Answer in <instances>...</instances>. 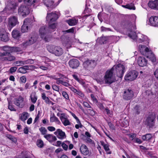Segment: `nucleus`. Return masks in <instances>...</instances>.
<instances>
[{"instance_id":"8fccbe9b","label":"nucleus","mask_w":158,"mask_h":158,"mask_svg":"<svg viewBox=\"0 0 158 158\" xmlns=\"http://www.w3.org/2000/svg\"><path fill=\"white\" fill-rule=\"evenodd\" d=\"M98 40H99L100 44H104L106 40L105 37H102L98 39Z\"/></svg>"},{"instance_id":"37998d69","label":"nucleus","mask_w":158,"mask_h":158,"mask_svg":"<svg viewBox=\"0 0 158 158\" xmlns=\"http://www.w3.org/2000/svg\"><path fill=\"white\" fill-rule=\"evenodd\" d=\"M6 137L14 143H16L17 142V139L14 136L10 134H7V135Z\"/></svg>"},{"instance_id":"13d9d810","label":"nucleus","mask_w":158,"mask_h":158,"mask_svg":"<svg viewBox=\"0 0 158 158\" xmlns=\"http://www.w3.org/2000/svg\"><path fill=\"white\" fill-rule=\"evenodd\" d=\"M39 68L43 70H47L48 68V65H46L45 66L43 65H39Z\"/></svg>"},{"instance_id":"a18cd8bd","label":"nucleus","mask_w":158,"mask_h":158,"mask_svg":"<svg viewBox=\"0 0 158 158\" xmlns=\"http://www.w3.org/2000/svg\"><path fill=\"white\" fill-rule=\"evenodd\" d=\"M39 130L42 135H44V136L46 135L47 131L45 127H41L39 128Z\"/></svg>"},{"instance_id":"3c124183","label":"nucleus","mask_w":158,"mask_h":158,"mask_svg":"<svg viewBox=\"0 0 158 158\" xmlns=\"http://www.w3.org/2000/svg\"><path fill=\"white\" fill-rule=\"evenodd\" d=\"M50 121L51 122H58L59 120L57 118L54 114L52 117H50Z\"/></svg>"},{"instance_id":"9d476101","label":"nucleus","mask_w":158,"mask_h":158,"mask_svg":"<svg viewBox=\"0 0 158 158\" xmlns=\"http://www.w3.org/2000/svg\"><path fill=\"white\" fill-rule=\"evenodd\" d=\"M96 64V61L94 60H87L83 63L84 67L85 68H94Z\"/></svg>"},{"instance_id":"69168bd1","label":"nucleus","mask_w":158,"mask_h":158,"mask_svg":"<svg viewBox=\"0 0 158 158\" xmlns=\"http://www.w3.org/2000/svg\"><path fill=\"white\" fill-rule=\"evenodd\" d=\"M76 94L78 95L81 98H84V95L82 92L80 90H77Z\"/></svg>"},{"instance_id":"6ab92c4d","label":"nucleus","mask_w":158,"mask_h":158,"mask_svg":"<svg viewBox=\"0 0 158 158\" xmlns=\"http://www.w3.org/2000/svg\"><path fill=\"white\" fill-rule=\"evenodd\" d=\"M147 60L143 57H139L137 60V63L141 67H143L147 64Z\"/></svg>"},{"instance_id":"864d4df0","label":"nucleus","mask_w":158,"mask_h":158,"mask_svg":"<svg viewBox=\"0 0 158 158\" xmlns=\"http://www.w3.org/2000/svg\"><path fill=\"white\" fill-rule=\"evenodd\" d=\"M11 52H19L20 51V49L17 47H11Z\"/></svg>"},{"instance_id":"338daca9","label":"nucleus","mask_w":158,"mask_h":158,"mask_svg":"<svg viewBox=\"0 0 158 158\" xmlns=\"http://www.w3.org/2000/svg\"><path fill=\"white\" fill-rule=\"evenodd\" d=\"M92 109H88L87 111L91 115L94 116L95 114V113L94 111L93 110V108H92Z\"/></svg>"},{"instance_id":"4468645a","label":"nucleus","mask_w":158,"mask_h":158,"mask_svg":"<svg viewBox=\"0 0 158 158\" xmlns=\"http://www.w3.org/2000/svg\"><path fill=\"white\" fill-rule=\"evenodd\" d=\"M149 24L155 27H158V16H152L149 19Z\"/></svg>"},{"instance_id":"58836bf2","label":"nucleus","mask_w":158,"mask_h":158,"mask_svg":"<svg viewBox=\"0 0 158 158\" xmlns=\"http://www.w3.org/2000/svg\"><path fill=\"white\" fill-rule=\"evenodd\" d=\"M152 137V135L150 134H147L143 135L142 137V139L143 141H148L150 140Z\"/></svg>"},{"instance_id":"ddd939ff","label":"nucleus","mask_w":158,"mask_h":158,"mask_svg":"<svg viewBox=\"0 0 158 158\" xmlns=\"http://www.w3.org/2000/svg\"><path fill=\"white\" fill-rule=\"evenodd\" d=\"M60 119L62 123L64 126L70 125L71 123L68 119L66 115L64 113H62L60 116Z\"/></svg>"},{"instance_id":"e433bc0d","label":"nucleus","mask_w":158,"mask_h":158,"mask_svg":"<svg viewBox=\"0 0 158 158\" xmlns=\"http://www.w3.org/2000/svg\"><path fill=\"white\" fill-rule=\"evenodd\" d=\"M31 102L33 103H35L36 102L37 99V97L35 93H32L30 95Z\"/></svg>"},{"instance_id":"0e129e2a","label":"nucleus","mask_w":158,"mask_h":158,"mask_svg":"<svg viewBox=\"0 0 158 158\" xmlns=\"http://www.w3.org/2000/svg\"><path fill=\"white\" fill-rule=\"evenodd\" d=\"M17 69V68L16 67H11L10 69V72L11 73H12L15 72L16 71Z\"/></svg>"},{"instance_id":"cd10ccee","label":"nucleus","mask_w":158,"mask_h":158,"mask_svg":"<svg viewBox=\"0 0 158 158\" xmlns=\"http://www.w3.org/2000/svg\"><path fill=\"white\" fill-rule=\"evenodd\" d=\"M69 26H73L76 25L78 22V20L75 19H70L66 21Z\"/></svg>"},{"instance_id":"c85d7f7f","label":"nucleus","mask_w":158,"mask_h":158,"mask_svg":"<svg viewBox=\"0 0 158 158\" xmlns=\"http://www.w3.org/2000/svg\"><path fill=\"white\" fill-rule=\"evenodd\" d=\"M28 66L25 65L19 68L18 70V72L22 73H25L27 72V70H28Z\"/></svg>"},{"instance_id":"2f4dec72","label":"nucleus","mask_w":158,"mask_h":158,"mask_svg":"<svg viewBox=\"0 0 158 158\" xmlns=\"http://www.w3.org/2000/svg\"><path fill=\"white\" fill-rule=\"evenodd\" d=\"M5 60H7L8 61H12L14 60L15 59V57L12 55L10 53L8 54V55L4 58Z\"/></svg>"},{"instance_id":"9b49d317","label":"nucleus","mask_w":158,"mask_h":158,"mask_svg":"<svg viewBox=\"0 0 158 158\" xmlns=\"http://www.w3.org/2000/svg\"><path fill=\"white\" fill-rule=\"evenodd\" d=\"M43 2L48 7L49 11L55 8L57 6V5L54 4L52 0H43Z\"/></svg>"},{"instance_id":"b1692460","label":"nucleus","mask_w":158,"mask_h":158,"mask_svg":"<svg viewBox=\"0 0 158 158\" xmlns=\"http://www.w3.org/2000/svg\"><path fill=\"white\" fill-rule=\"evenodd\" d=\"M139 48L140 52L143 54H144V50L145 51V52H146V55H148L149 54L150 52H151V51H149V49L148 48L146 47L143 45H140L139 46Z\"/></svg>"},{"instance_id":"f03ea898","label":"nucleus","mask_w":158,"mask_h":158,"mask_svg":"<svg viewBox=\"0 0 158 158\" xmlns=\"http://www.w3.org/2000/svg\"><path fill=\"white\" fill-rule=\"evenodd\" d=\"M131 33L128 34V36L134 40H135L137 42L141 43L144 41L147 38V36L141 33H139L136 34V33L132 30H135L136 29L135 22L129 23L126 26Z\"/></svg>"},{"instance_id":"bb28decb","label":"nucleus","mask_w":158,"mask_h":158,"mask_svg":"<svg viewBox=\"0 0 158 158\" xmlns=\"http://www.w3.org/2000/svg\"><path fill=\"white\" fill-rule=\"evenodd\" d=\"M101 145L103 146L107 154H111V152L110 151L109 144H105V143L102 141L101 142Z\"/></svg>"},{"instance_id":"a19ab883","label":"nucleus","mask_w":158,"mask_h":158,"mask_svg":"<svg viewBox=\"0 0 158 158\" xmlns=\"http://www.w3.org/2000/svg\"><path fill=\"white\" fill-rule=\"evenodd\" d=\"M37 0H24V3L28 6H31L35 3Z\"/></svg>"},{"instance_id":"a878e982","label":"nucleus","mask_w":158,"mask_h":158,"mask_svg":"<svg viewBox=\"0 0 158 158\" xmlns=\"http://www.w3.org/2000/svg\"><path fill=\"white\" fill-rule=\"evenodd\" d=\"M36 39L34 37H31L28 41L23 43V46L25 47L33 44L36 41Z\"/></svg>"},{"instance_id":"423d86ee","label":"nucleus","mask_w":158,"mask_h":158,"mask_svg":"<svg viewBox=\"0 0 158 158\" xmlns=\"http://www.w3.org/2000/svg\"><path fill=\"white\" fill-rule=\"evenodd\" d=\"M33 23L32 20L30 19L26 18L24 21L23 24L22 26L21 30L22 32L24 33L27 31L28 27H30Z\"/></svg>"},{"instance_id":"79ce46f5","label":"nucleus","mask_w":158,"mask_h":158,"mask_svg":"<svg viewBox=\"0 0 158 158\" xmlns=\"http://www.w3.org/2000/svg\"><path fill=\"white\" fill-rule=\"evenodd\" d=\"M11 47L8 46H6L3 47V50L4 52H7V53H8V54H9L10 53H11Z\"/></svg>"},{"instance_id":"4d7b16f0","label":"nucleus","mask_w":158,"mask_h":158,"mask_svg":"<svg viewBox=\"0 0 158 158\" xmlns=\"http://www.w3.org/2000/svg\"><path fill=\"white\" fill-rule=\"evenodd\" d=\"M62 95L63 97L67 100H69V95L65 91H62Z\"/></svg>"},{"instance_id":"5701e85b","label":"nucleus","mask_w":158,"mask_h":158,"mask_svg":"<svg viewBox=\"0 0 158 158\" xmlns=\"http://www.w3.org/2000/svg\"><path fill=\"white\" fill-rule=\"evenodd\" d=\"M80 151L81 153L85 155H87L89 154V150L85 144H82L80 147Z\"/></svg>"},{"instance_id":"f8f14e48","label":"nucleus","mask_w":158,"mask_h":158,"mask_svg":"<svg viewBox=\"0 0 158 158\" xmlns=\"http://www.w3.org/2000/svg\"><path fill=\"white\" fill-rule=\"evenodd\" d=\"M39 31L41 37L42 38H44L46 41H47L46 35L47 33H49V31H48V29L47 27L45 26L41 27L39 29Z\"/></svg>"},{"instance_id":"72a5a7b5","label":"nucleus","mask_w":158,"mask_h":158,"mask_svg":"<svg viewBox=\"0 0 158 158\" xmlns=\"http://www.w3.org/2000/svg\"><path fill=\"white\" fill-rule=\"evenodd\" d=\"M56 24L55 23H53L51 24H49L48 27H47L48 31L49 32L54 31L56 28Z\"/></svg>"},{"instance_id":"c756f323","label":"nucleus","mask_w":158,"mask_h":158,"mask_svg":"<svg viewBox=\"0 0 158 158\" xmlns=\"http://www.w3.org/2000/svg\"><path fill=\"white\" fill-rule=\"evenodd\" d=\"M91 10L90 9L88 8L86 6L85 10L84 11V14H85V15H84V17L86 18L87 17L91 15Z\"/></svg>"},{"instance_id":"6e6d98bb","label":"nucleus","mask_w":158,"mask_h":158,"mask_svg":"<svg viewBox=\"0 0 158 158\" xmlns=\"http://www.w3.org/2000/svg\"><path fill=\"white\" fill-rule=\"evenodd\" d=\"M52 87L53 90L58 92L59 91V86L55 84H53L52 85Z\"/></svg>"},{"instance_id":"6e6552de","label":"nucleus","mask_w":158,"mask_h":158,"mask_svg":"<svg viewBox=\"0 0 158 158\" xmlns=\"http://www.w3.org/2000/svg\"><path fill=\"white\" fill-rule=\"evenodd\" d=\"M134 94L133 91L130 89H126L124 92L123 95V98L128 100L131 99L133 97Z\"/></svg>"},{"instance_id":"0eeeda50","label":"nucleus","mask_w":158,"mask_h":158,"mask_svg":"<svg viewBox=\"0 0 158 158\" xmlns=\"http://www.w3.org/2000/svg\"><path fill=\"white\" fill-rule=\"evenodd\" d=\"M18 23L17 17L15 16H11L8 19L9 30L11 29Z\"/></svg>"},{"instance_id":"39448f33","label":"nucleus","mask_w":158,"mask_h":158,"mask_svg":"<svg viewBox=\"0 0 158 158\" xmlns=\"http://www.w3.org/2000/svg\"><path fill=\"white\" fill-rule=\"evenodd\" d=\"M58 15L56 12H52L48 13L46 16V20L49 23L56 21L58 18Z\"/></svg>"},{"instance_id":"412c9836","label":"nucleus","mask_w":158,"mask_h":158,"mask_svg":"<svg viewBox=\"0 0 158 158\" xmlns=\"http://www.w3.org/2000/svg\"><path fill=\"white\" fill-rule=\"evenodd\" d=\"M44 137L49 142L52 143L57 140V138L52 134H47L44 136Z\"/></svg>"},{"instance_id":"49530a36","label":"nucleus","mask_w":158,"mask_h":158,"mask_svg":"<svg viewBox=\"0 0 158 158\" xmlns=\"http://www.w3.org/2000/svg\"><path fill=\"white\" fill-rule=\"evenodd\" d=\"M24 65L28 64H32L34 63V60L31 59H29L24 60Z\"/></svg>"},{"instance_id":"f704fd0d","label":"nucleus","mask_w":158,"mask_h":158,"mask_svg":"<svg viewBox=\"0 0 158 158\" xmlns=\"http://www.w3.org/2000/svg\"><path fill=\"white\" fill-rule=\"evenodd\" d=\"M134 112L136 114H139L142 110L141 107L139 105H136L134 108Z\"/></svg>"},{"instance_id":"a211bd4d","label":"nucleus","mask_w":158,"mask_h":158,"mask_svg":"<svg viewBox=\"0 0 158 158\" xmlns=\"http://www.w3.org/2000/svg\"><path fill=\"white\" fill-rule=\"evenodd\" d=\"M54 134L57 136V137L60 139H64L65 137V133L61 129H57L54 132Z\"/></svg>"},{"instance_id":"1a4fd4ad","label":"nucleus","mask_w":158,"mask_h":158,"mask_svg":"<svg viewBox=\"0 0 158 158\" xmlns=\"http://www.w3.org/2000/svg\"><path fill=\"white\" fill-rule=\"evenodd\" d=\"M18 13L23 17H25L29 13L28 7L25 6H21L18 9Z\"/></svg>"},{"instance_id":"dca6fc26","label":"nucleus","mask_w":158,"mask_h":158,"mask_svg":"<svg viewBox=\"0 0 158 158\" xmlns=\"http://www.w3.org/2000/svg\"><path fill=\"white\" fill-rule=\"evenodd\" d=\"M69 66L72 69H76L80 64L79 62L77 59L70 60L69 63Z\"/></svg>"},{"instance_id":"7c9ffc66","label":"nucleus","mask_w":158,"mask_h":158,"mask_svg":"<svg viewBox=\"0 0 158 158\" xmlns=\"http://www.w3.org/2000/svg\"><path fill=\"white\" fill-rule=\"evenodd\" d=\"M147 57L149 58L153 63L155 62L156 61V57L152 52H150L149 54L147 56Z\"/></svg>"},{"instance_id":"20e7f679","label":"nucleus","mask_w":158,"mask_h":158,"mask_svg":"<svg viewBox=\"0 0 158 158\" xmlns=\"http://www.w3.org/2000/svg\"><path fill=\"white\" fill-rule=\"evenodd\" d=\"M138 73L135 70L129 72L125 76V79L126 81H132L135 80L138 76Z\"/></svg>"},{"instance_id":"2eb2a0df","label":"nucleus","mask_w":158,"mask_h":158,"mask_svg":"<svg viewBox=\"0 0 158 158\" xmlns=\"http://www.w3.org/2000/svg\"><path fill=\"white\" fill-rule=\"evenodd\" d=\"M156 116L155 115L152 114L149 116L147 118L146 121L148 125L150 127H153L154 125Z\"/></svg>"},{"instance_id":"09e8293b","label":"nucleus","mask_w":158,"mask_h":158,"mask_svg":"<svg viewBox=\"0 0 158 158\" xmlns=\"http://www.w3.org/2000/svg\"><path fill=\"white\" fill-rule=\"evenodd\" d=\"M95 104L100 110H102L105 109V107L103 106V103L98 101Z\"/></svg>"},{"instance_id":"052dcab7","label":"nucleus","mask_w":158,"mask_h":158,"mask_svg":"<svg viewBox=\"0 0 158 158\" xmlns=\"http://www.w3.org/2000/svg\"><path fill=\"white\" fill-rule=\"evenodd\" d=\"M75 28L74 27H73L72 28L69 29L68 30L64 31V32L67 33H73L74 32Z\"/></svg>"},{"instance_id":"f257e3e1","label":"nucleus","mask_w":158,"mask_h":158,"mask_svg":"<svg viewBox=\"0 0 158 158\" xmlns=\"http://www.w3.org/2000/svg\"><path fill=\"white\" fill-rule=\"evenodd\" d=\"M125 69L124 66L120 64L114 65L111 69L107 70L104 77L105 83L110 85L114 82V75L122 78L125 72Z\"/></svg>"},{"instance_id":"603ef678","label":"nucleus","mask_w":158,"mask_h":158,"mask_svg":"<svg viewBox=\"0 0 158 158\" xmlns=\"http://www.w3.org/2000/svg\"><path fill=\"white\" fill-rule=\"evenodd\" d=\"M85 142L87 143L93 144L94 143V141L90 138H86L85 139Z\"/></svg>"},{"instance_id":"4c0bfd02","label":"nucleus","mask_w":158,"mask_h":158,"mask_svg":"<svg viewBox=\"0 0 158 158\" xmlns=\"http://www.w3.org/2000/svg\"><path fill=\"white\" fill-rule=\"evenodd\" d=\"M42 98L46 104H48V102L50 100L49 98L47 97L46 94L44 93H42L41 94Z\"/></svg>"},{"instance_id":"680f3d73","label":"nucleus","mask_w":158,"mask_h":158,"mask_svg":"<svg viewBox=\"0 0 158 158\" xmlns=\"http://www.w3.org/2000/svg\"><path fill=\"white\" fill-rule=\"evenodd\" d=\"M8 109L11 111H15L16 109L14 107V106L10 104V102H9V105L8 106Z\"/></svg>"},{"instance_id":"5fc2aeb1","label":"nucleus","mask_w":158,"mask_h":158,"mask_svg":"<svg viewBox=\"0 0 158 158\" xmlns=\"http://www.w3.org/2000/svg\"><path fill=\"white\" fill-rule=\"evenodd\" d=\"M101 31H112L111 29L109 28H106L104 27L103 26H102L101 27Z\"/></svg>"},{"instance_id":"aec40b11","label":"nucleus","mask_w":158,"mask_h":158,"mask_svg":"<svg viewBox=\"0 0 158 158\" xmlns=\"http://www.w3.org/2000/svg\"><path fill=\"white\" fill-rule=\"evenodd\" d=\"M24 101L23 98L21 96H20L18 98H15L14 101V104L17 106H19L20 107H23V102Z\"/></svg>"},{"instance_id":"473e14b6","label":"nucleus","mask_w":158,"mask_h":158,"mask_svg":"<svg viewBox=\"0 0 158 158\" xmlns=\"http://www.w3.org/2000/svg\"><path fill=\"white\" fill-rule=\"evenodd\" d=\"M12 37L15 39H17L20 36L19 31L17 30H14L12 32Z\"/></svg>"},{"instance_id":"de8ad7c7","label":"nucleus","mask_w":158,"mask_h":158,"mask_svg":"<svg viewBox=\"0 0 158 158\" xmlns=\"http://www.w3.org/2000/svg\"><path fill=\"white\" fill-rule=\"evenodd\" d=\"M15 65L17 66H20L24 65V60L21 61L19 60L17 61L14 63Z\"/></svg>"},{"instance_id":"c03bdc74","label":"nucleus","mask_w":158,"mask_h":158,"mask_svg":"<svg viewBox=\"0 0 158 158\" xmlns=\"http://www.w3.org/2000/svg\"><path fill=\"white\" fill-rule=\"evenodd\" d=\"M36 145L38 147L42 148L44 146V143L42 140L38 139L37 141Z\"/></svg>"},{"instance_id":"f3484780","label":"nucleus","mask_w":158,"mask_h":158,"mask_svg":"<svg viewBox=\"0 0 158 158\" xmlns=\"http://www.w3.org/2000/svg\"><path fill=\"white\" fill-rule=\"evenodd\" d=\"M149 7L152 9L158 10V0L150 1L148 3Z\"/></svg>"},{"instance_id":"7ed1b4c3","label":"nucleus","mask_w":158,"mask_h":158,"mask_svg":"<svg viewBox=\"0 0 158 158\" xmlns=\"http://www.w3.org/2000/svg\"><path fill=\"white\" fill-rule=\"evenodd\" d=\"M47 49L49 52L56 56H60L63 53V50L61 47L55 45L48 46Z\"/></svg>"},{"instance_id":"c9c22d12","label":"nucleus","mask_w":158,"mask_h":158,"mask_svg":"<svg viewBox=\"0 0 158 158\" xmlns=\"http://www.w3.org/2000/svg\"><path fill=\"white\" fill-rule=\"evenodd\" d=\"M122 6L123 8L128 9L129 10H135V8L133 4L132 3L130 4H127L126 5H122Z\"/></svg>"},{"instance_id":"774afa93","label":"nucleus","mask_w":158,"mask_h":158,"mask_svg":"<svg viewBox=\"0 0 158 158\" xmlns=\"http://www.w3.org/2000/svg\"><path fill=\"white\" fill-rule=\"evenodd\" d=\"M90 96L92 100L95 104L98 101L93 94H91Z\"/></svg>"},{"instance_id":"e2e57ef3","label":"nucleus","mask_w":158,"mask_h":158,"mask_svg":"<svg viewBox=\"0 0 158 158\" xmlns=\"http://www.w3.org/2000/svg\"><path fill=\"white\" fill-rule=\"evenodd\" d=\"M26 80V77L25 76H23L20 78V82L22 83H25Z\"/></svg>"},{"instance_id":"bf43d9fd","label":"nucleus","mask_w":158,"mask_h":158,"mask_svg":"<svg viewBox=\"0 0 158 158\" xmlns=\"http://www.w3.org/2000/svg\"><path fill=\"white\" fill-rule=\"evenodd\" d=\"M79 83L82 85V86L84 87L85 88L86 87V84L84 81V80L81 79H80L79 80V81H77Z\"/></svg>"},{"instance_id":"393cba45","label":"nucleus","mask_w":158,"mask_h":158,"mask_svg":"<svg viewBox=\"0 0 158 158\" xmlns=\"http://www.w3.org/2000/svg\"><path fill=\"white\" fill-rule=\"evenodd\" d=\"M56 80V83L58 85L61 84L66 87H69L70 85L68 82L69 81H64L61 80L60 78H57Z\"/></svg>"},{"instance_id":"4be33fe9","label":"nucleus","mask_w":158,"mask_h":158,"mask_svg":"<svg viewBox=\"0 0 158 158\" xmlns=\"http://www.w3.org/2000/svg\"><path fill=\"white\" fill-rule=\"evenodd\" d=\"M9 40V34L7 33H2L0 32V41L6 42Z\"/></svg>"},{"instance_id":"ea45409f","label":"nucleus","mask_w":158,"mask_h":158,"mask_svg":"<svg viewBox=\"0 0 158 158\" xmlns=\"http://www.w3.org/2000/svg\"><path fill=\"white\" fill-rule=\"evenodd\" d=\"M29 116V114L28 113L23 112L21 116L20 119L23 121H24Z\"/></svg>"}]
</instances>
